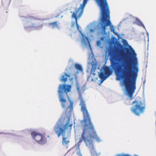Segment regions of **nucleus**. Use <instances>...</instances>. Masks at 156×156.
Listing matches in <instances>:
<instances>
[{
	"label": "nucleus",
	"instance_id": "f257e3e1",
	"mask_svg": "<svg viewBox=\"0 0 156 156\" xmlns=\"http://www.w3.org/2000/svg\"><path fill=\"white\" fill-rule=\"evenodd\" d=\"M126 53H131L132 55L133 70L130 61L124 56L122 51H120L118 56L114 52L110 54L109 59L116 76L123 80L127 94L131 99L136 88L138 64L136 54L133 48H126Z\"/></svg>",
	"mask_w": 156,
	"mask_h": 156
},
{
	"label": "nucleus",
	"instance_id": "f03ea898",
	"mask_svg": "<svg viewBox=\"0 0 156 156\" xmlns=\"http://www.w3.org/2000/svg\"><path fill=\"white\" fill-rule=\"evenodd\" d=\"M80 105L81 106V111L83 116V121L85 123L83 126V130L82 134V138L85 142L86 146L90 148L92 151L94 150L93 144V139H95L98 141H100V138L97 136L94 131V126L92 123L89 114L87 109L86 105L83 99L80 95Z\"/></svg>",
	"mask_w": 156,
	"mask_h": 156
},
{
	"label": "nucleus",
	"instance_id": "7ed1b4c3",
	"mask_svg": "<svg viewBox=\"0 0 156 156\" xmlns=\"http://www.w3.org/2000/svg\"><path fill=\"white\" fill-rule=\"evenodd\" d=\"M98 5L100 8L101 18L100 27L102 32L104 34H107L106 30L107 27L110 26L111 31L113 32L115 35L118 34L115 32V29L114 27L112 25V23L110 21V12L108 5L106 0H95ZM88 0H83V3L81 4L79 8V18L82 15L84 7H85Z\"/></svg>",
	"mask_w": 156,
	"mask_h": 156
},
{
	"label": "nucleus",
	"instance_id": "20e7f679",
	"mask_svg": "<svg viewBox=\"0 0 156 156\" xmlns=\"http://www.w3.org/2000/svg\"><path fill=\"white\" fill-rule=\"evenodd\" d=\"M70 105L66 109L65 112L66 117L64 118L65 124L57 122L53 129L55 133L59 137L62 135L63 136L62 143L63 145H66L69 141L67 138L69 136L71 132L72 123L70 121V118L71 116L72 112L73 110V102L70 101Z\"/></svg>",
	"mask_w": 156,
	"mask_h": 156
},
{
	"label": "nucleus",
	"instance_id": "39448f33",
	"mask_svg": "<svg viewBox=\"0 0 156 156\" xmlns=\"http://www.w3.org/2000/svg\"><path fill=\"white\" fill-rule=\"evenodd\" d=\"M71 86L70 85H66L65 84L60 85L59 87L58 92L59 93V101L61 102V105L62 108H64L66 106V100L64 98V95L63 93H65V95L68 97L67 93L70 90Z\"/></svg>",
	"mask_w": 156,
	"mask_h": 156
},
{
	"label": "nucleus",
	"instance_id": "423d86ee",
	"mask_svg": "<svg viewBox=\"0 0 156 156\" xmlns=\"http://www.w3.org/2000/svg\"><path fill=\"white\" fill-rule=\"evenodd\" d=\"M37 19V18L33 16L25 17L24 20L25 21L24 26L25 30L30 32L32 30V28L35 29L42 27V25L37 22L33 23L34 21Z\"/></svg>",
	"mask_w": 156,
	"mask_h": 156
},
{
	"label": "nucleus",
	"instance_id": "0eeeda50",
	"mask_svg": "<svg viewBox=\"0 0 156 156\" xmlns=\"http://www.w3.org/2000/svg\"><path fill=\"white\" fill-rule=\"evenodd\" d=\"M132 105L133 106L131 108V110L136 115L139 116L140 113L144 112L145 105L143 102L136 100L133 101Z\"/></svg>",
	"mask_w": 156,
	"mask_h": 156
},
{
	"label": "nucleus",
	"instance_id": "6e6552de",
	"mask_svg": "<svg viewBox=\"0 0 156 156\" xmlns=\"http://www.w3.org/2000/svg\"><path fill=\"white\" fill-rule=\"evenodd\" d=\"M112 70L108 67L105 66L102 71L99 73V76L101 79V83H102L106 78L112 74Z\"/></svg>",
	"mask_w": 156,
	"mask_h": 156
},
{
	"label": "nucleus",
	"instance_id": "1a4fd4ad",
	"mask_svg": "<svg viewBox=\"0 0 156 156\" xmlns=\"http://www.w3.org/2000/svg\"><path fill=\"white\" fill-rule=\"evenodd\" d=\"M31 134L32 137L39 144H44L46 142V139L43 135L35 132H32Z\"/></svg>",
	"mask_w": 156,
	"mask_h": 156
},
{
	"label": "nucleus",
	"instance_id": "9d476101",
	"mask_svg": "<svg viewBox=\"0 0 156 156\" xmlns=\"http://www.w3.org/2000/svg\"><path fill=\"white\" fill-rule=\"evenodd\" d=\"M70 74H67L66 73H64V75H63L62 76V78L60 80L63 82H66L67 80V77L69 78L70 81H74V80L75 81V82L77 84V77L76 76V74L74 75V77L70 78Z\"/></svg>",
	"mask_w": 156,
	"mask_h": 156
},
{
	"label": "nucleus",
	"instance_id": "9b49d317",
	"mask_svg": "<svg viewBox=\"0 0 156 156\" xmlns=\"http://www.w3.org/2000/svg\"><path fill=\"white\" fill-rule=\"evenodd\" d=\"M72 17V18H75V21L72 22L71 26V27L73 28L75 27L77 30H78V24L77 22V17L76 14L74 13H73Z\"/></svg>",
	"mask_w": 156,
	"mask_h": 156
},
{
	"label": "nucleus",
	"instance_id": "f8f14e48",
	"mask_svg": "<svg viewBox=\"0 0 156 156\" xmlns=\"http://www.w3.org/2000/svg\"><path fill=\"white\" fill-rule=\"evenodd\" d=\"M50 25L51 26L52 28H56L58 29H60V27L58 26L59 24L58 22L55 21L53 22H51L49 23Z\"/></svg>",
	"mask_w": 156,
	"mask_h": 156
},
{
	"label": "nucleus",
	"instance_id": "ddd939ff",
	"mask_svg": "<svg viewBox=\"0 0 156 156\" xmlns=\"http://www.w3.org/2000/svg\"><path fill=\"white\" fill-rule=\"evenodd\" d=\"M93 74L90 73L89 76H88L87 78V80L90 81H95L97 78L94 77Z\"/></svg>",
	"mask_w": 156,
	"mask_h": 156
},
{
	"label": "nucleus",
	"instance_id": "4468645a",
	"mask_svg": "<svg viewBox=\"0 0 156 156\" xmlns=\"http://www.w3.org/2000/svg\"><path fill=\"white\" fill-rule=\"evenodd\" d=\"M92 68L90 71V73L93 74L94 76L96 75L95 72L97 68V64H92Z\"/></svg>",
	"mask_w": 156,
	"mask_h": 156
},
{
	"label": "nucleus",
	"instance_id": "2eb2a0df",
	"mask_svg": "<svg viewBox=\"0 0 156 156\" xmlns=\"http://www.w3.org/2000/svg\"><path fill=\"white\" fill-rule=\"evenodd\" d=\"M137 23L139 26L143 27L145 28L143 24V23L140 20H137Z\"/></svg>",
	"mask_w": 156,
	"mask_h": 156
},
{
	"label": "nucleus",
	"instance_id": "dca6fc26",
	"mask_svg": "<svg viewBox=\"0 0 156 156\" xmlns=\"http://www.w3.org/2000/svg\"><path fill=\"white\" fill-rule=\"evenodd\" d=\"M79 71L81 72L82 73H83V68L79 64Z\"/></svg>",
	"mask_w": 156,
	"mask_h": 156
},
{
	"label": "nucleus",
	"instance_id": "f3484780",
	"mask_svg": "<svg viewBox=\"0 0 156 156\" xmlns=\"http://www.w3.org/2000/svg\"><path fill=\"white\" fill-rule=\"evenodd\" d=\"M116 156H131L129 154H118ZM134 156H138L136 155H135Z\"/></svg>",
	"mask_w": 156,
	"mask_h": 156
},
{
	"label": "nucleus",
	"instance_id": "a211bd4d",
	"mask_svg": "<svg viewBox=\"0 0 156 156\" xmlns=\"http://www.w3.org/2000/svg\"><path fill=\"white\" fill-rule=\"evenodd\" d=\"M75 68L76 69H78V63L75 64Z\"/></svg>",
	"mask_w": 156,
	"mask_h": 156
},
{
	"label": "nucleus",
	"instance_id": "6ab92c4d",
	"mask_svg": "<svg viewBox=\"0 0 156 156\" xmlns=\"http://www.w3.org/2000/svg\"><path fill=\"white\" fill-rule=\"evenodd\" d=\"M79 156H82V154L80 153V152H79Z\"/></svg>",
	"mask_w": 156,
	"mask_h": 156
},
{
	"label": "nucleus",
	"instance_id": "aec40b11",
	"mask_svg": "<svg viewBox=\"0 0 156 156\" xmlns=\"http://www.w3.org/2000/svg\"><path fill=\"white\" fill-rule=\"evenodd\" d=\"M94 30L92 29H91L90 30V32H93L94 31Z\"/></svg>",
	"mask_w": 156,
	"mask_h": 156
},
{
	"label": "nucleus",
	"instance_id": "412c9836",
	"mask_svg": "<svg viewBox=\"0 0 156 156\" xmlns=\"http://www.w3.org/2000/svg\"><path fill=\"white\" fill-rule=\"evenodd\" d=\"M82 142V140H80L79 141V143H80Z\"/></svg>",
	"mask_w": 156,
	"mask_h": 156
},
{
	"label": "nucleus",
	"instance_id": "4be33fe9",
	"mask_svg": "<svg viewBox=\"0 0 156 156\" xmlns=\"http://www.w3.org/2000/svg\"><path fill=\"white\" fill-rule=\"evenodd\" d=\"M102 38H101V40H102Z\"/></svg>",
	"mask_w": 156,
	"mask_h": 156
},
{
	"label": "nucleus",
	"instance_id": "5701e85b",
	"mask_svg": "<svg viewBox=\"0 0 156 156\" xmlns=\"http://www.w3.org/2000/svg\"><path fill=\"white\" fill-rule=\"evenodd\" d=\"M77 89H78V87H77Z\"/></svg>",
	"mask_w": 156,
	"mask_h": 156
}]
</instances>
